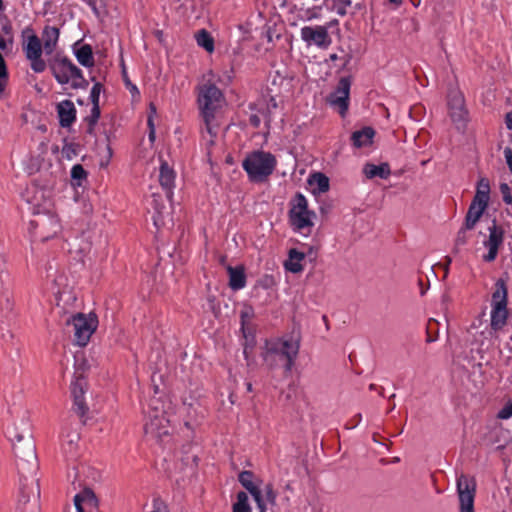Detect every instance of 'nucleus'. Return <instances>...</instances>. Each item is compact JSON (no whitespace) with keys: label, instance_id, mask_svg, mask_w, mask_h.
Here are the masks:
<instances>
[{"label":"nucleus","instance_id":"nucleus-1","mask_svg":"<svg viewBox=\"0 0 512 512\" xmlns=\"http://www.w3.org/2000/svg\"><path fill=\"white\" fill-rule=\"evenodd\" d=\"M225 102L223 92L215 84L204 83L198 87L197 105L204 122V131L211 137L210 143H213L217 135L216 114Z\"/></svg>","mask_w":512,"mask_h":512},{"label":"nucleus","instance_id":"nucleus-2","mask_svg":"<svg viewBox=\"0 0 512 512\" xmlns=\"http://www.w3.org/2000/svg\"><path fill=\"white\" fill-rule=\"evenodd\" d=\"M299 342L292 338H277L267 341L262 353L264 362L274 368L283 365L286 372H290L299 352Z\"/></svg>","mask_w":512,"mask_h":512},{"label":"nucleus","instance_id":"nucleus-3","mask_svg":"<svg viewBox=\"0 0 512 512\" xmlns=\"http://www.w3.org/2000/svg\"><path fill=\"white\" fill-rule=\"evenodd\" d=\"M10 437L17 440V443L13 444L14 454L17 458L16 465L20 476L26 479L27 475L34 474L38 468L36 448L31 439V433L27 428L22 433L14 435L10 433Z\"/></svg>","mask_w":512,"mask_h":512},{"label":"nucleus","instance_id":"nucleus-4","mask_svg":"<svg viewBox=\"0 0 512 512\" xmlns=\"http://www.w3.org/2000/svg\"><path fill=\"white\" fill-rule=\"evenodd\" d=\"M277 166L276 157L267 151L255 150L248 153L242 162V167L251 182H264Z\"/></svg>","mask_w":512,"mask_h":512},{"label":"nucleus","instance_id":"nucleus-5","mask_svg":"<svg viewBox=\"0 0 512 512\" xmlns=\"http://www.w3.org/2000/svg\"><path fill=\"white\" fill-rule=\"evenodd\" d=\"M51 71L60 85L70 84L73 89H86L89 85L81 69L67 57L55 58L51 64Z\"/></svg>","mask_w":512,"mask_h":512},{"label":"nucleus","instance_id":"nucleus-6","mask_svg":"<svg viewBox=\"0 0 512 512\" xmlns=\"http://www.w3.org/2000/svg\"><path fill=\"white\" fill-rule=\"evenodd\" d=\"M289 220L293 229L304 235L310 233L314 226L315 212L308 209V200L302 193H297L290 201Z\"/></svg>","mask_w":512,"mask_h":512},{"label":"nucleus","instance_id":"nucleus-7","mask_svg":"<svg viewBox=\"0 0 512 512\" xmlns=\"http://www.w3.org/2000/svg\"><path fill=\"white\" fill-rule=\"evenodd\" d=\"M490 313V328L497 331L501 329L507 321V288L503 279H498L495 283V289L492 293Z\"/></svg>","mask_w":512,"mask_h":512},{"label":"nucleus","instance_id":"nucleus-8","mask_svg":"<svg viewBox=\"0 0 512 512\" xmlns=\"http://www.w3.org/2000/svg\"><path fill=\"white\" fill-rule=\"evenodd\" d=\"M146 422L144 424V431L146 435L161 438L169 433L168 424L165 412L160 408V402L157 399L151 400L147 408H144Z\"/></svg>","mask_w":512,"mask_h":512},{"label":"nucleus","instance_id":"nucleus-9","mask_svg":"<svg viewBox=\"0 0 512 512\" xmlns=\"http://www.w3.org/2000/svg\"><path fill=\"white\" fill-rule=\"evenodd\" d=\"M67 326H72L74 331V343L80 347L88 344L92 334L98 326V319L95 314L77 313L66 320Z\"/></svg>","mask_w":512,"mask_h":512},{"label":"nucleus","instance_id":"nucleus-10","mask_svg":"<svg viewBox=\"0 0 512 512\" xmlns=\"http://www.w3.org/2000/svg\"><path fill=\"white\" fill-rule=\"evenodd\" d=\"M23 51L25 57L30 61V67L35 73H42L46 69V63L42 59V44L39 37L32 28H25L22 31Z\"/></svg>","mask_w":512,"mask_h":512},{"label":"nucleus","instance_id":"nucleus-11","mask_svg":"<svg viewBox=\"0 0 512 512\" xmlns=\"http://www.w3.org/2000/svg\"><path fill=\"white\" fill-rule=\"evenodd\" d=\"M351 84L350 77H341L334 91L327 97L329 106L343 118L347 115L349 109Z\"/></svg>","mask_w":512,"mask_h":512},{"label":"nucleus","instance_id":"nucleus-12","mask_svg":"<svg viewBox=\"0 0 512 512\" xmlns=\"http://www.w3.org/2000/svg\"><path fill=\"white\" fill-rule=\"evenodd\" d=\"M238 481L242 487L245 488V490L248 491L252 496L258 511L266 512L269 503L265 501L262 494L261 486L263 484V480L257 477L252 471L244 470L239 473Z\"/></svg>","mask_w":512,"mask_h":512},{"label":"nucleus","instance_id":"nucleus-13","mask_svg":"<svg viewBox=\"0 0 512 512\" xmlns=\"http://www.w3.org/2000/svg\"><path fill=\"white\" fill-rule=\"evenodd\" d=\"M448 108L457 130H464L468 121V112L465 108L464 96L456 88L451 89L448 93Z\"/></svg>","mask_w":512,"mask_h":512},{"label":"nucleus","instance_id":"nucleus-14","mask_svg":"<svg viewBox=\"0 0 512 512\" xmlns=\"http://www.w3.org/2000/svg\"><path fill=\"white\" fill-rule=\"evenodd\" d=\"M300 37L307 46L314 45L322 49L328 48L332 43L329 26H304L300 30Z\"/></svg>","mask_w":512,"mask_h":512},{"label":"nucleus","instance_id":"nucleus-15","mask_svg":"<svg viewBox=\"0 0 512 512\" xmlns=\"http://www.w3.org/2000/svg\"><path fill=\"white\" fill-rule=\"evenodd\" d=\"M505 231L504 228L497 224L493 219L487 226V234H484L482 241L483 247L487 251L486 256H497L499 248L503 245Z\"/></svg>","mask_w":512,"mask_h":512},{"label":"nucleus","instance_id":"nucleus-16","mask_svg":"<svg viewBox=\"0 0 512 512\" xmlns=\"http://www.w3.org/2000/svg\"><path fill=\"white\" fill-rule=\"evenodd\" d=\"M460 512H474L475 483L465 475L457 479Z\"/></svg>","mask_w":512,"mask_h":512},{"label":"nucleus","instance_id":"nucleus-17","mask_svg":"<svg viewBox=\"0 0 512 512\" xmlns=\"http://www.w3.org/2000/svg\"><path fill=\"white\" fill-rule=\"evenodd\" d=\"M479 325L473 322L468 329V334L472 338V344L477 346V352L482 354L488 350L492 340V330L487 324L478 320Z\"/></svg>","mask_w":512,"mask_h":512},{"label":"nucleus","instance_id":"nucleus-18","mask_svg":"<svg viewBox=\"0 0 512 512\" xmlns=\"http://www.w3.org/2000/svg\"><path fill=\"white\" fill-rule=\"evenodd\" d=\"M23 480L27 481V478L20 476V495L18 499V508L21 512H26V505L31 501L34 508L38 507V500L40 496V489L37 483L32 481L30 485L24 483Z\"/></svg>","mask_w":512,"mask_h":512},{"label":"nucleus","instance_id":"nucleus-19","mask_svg":"<svg viewBox=\"0 0 512 512\" xmlns=\"http://www.w3.org/2000/svg\"><path fill=\"white\" fill-rule=\"evenodd\" d=\"M30 225L34 228H41L43 232L47 230V234L41 233L39 235L42 240H47L57 235L61 230L60 221L58 217L53 214L44 215L36 221H31Z\"/></svg>","mask_w":512,"mask_h":512},{"label":"nucleus","instance_id":"nucleus-20","mask_svg":"<svg viewBox=\"0 0 512 512\" xmlns=\"http://www.w3.org/2000/svg\"><path fill=\"white\" fill-rule=\"evenodd\" d=\"M221 263L225 266L226 271L228 273V286L233 291H239L245 288L247 283V277L245 273V268L243 265L232 266L230 264H225V258H221Z\"/></svg>","mask_w":512,"mask_h":512},{"label":"nucleus","instance_id":"nucleus-21","mask_svg":"<svg viewBox=\"0 0 512 512\" xmlns=\"http://www.w3.org/2000/svg\"><path fill=\"white\" fill-rule=\"evenodd\" d=\"M71 394L73 397V409L80 416L84 417L88 407L86 406L84 394H85V380L83 378H77L71 383Z\"/></svg>","mask_w":512,"mask_h":512},{"label":"nucleus","instance_id":"nucleus-22","mask_svg":"<svg viewBox=\"0 0 512 512\" xmlns=\"http://www.w3.org/2000/svg\"><path fill=\"white\" fill-rule=\"evenodd\" d=\"M59 124L63 128L70 127L76 120V108L71 100H62L56 106Z\"/></svg>","mask_w":512,"mask_h":512},{"label":"nucleus","instance_id":"nucleus-23","mask_svg":"<svg viewBox=\"0 0 512 512\" xmlns=\"http://www.w3.org/2000/svg\"><path fill=\"white\" fill-rule=\"evenodd\" d=\"M486 208L478 206L475 203L469 205L464 224L458 232V240H463L468 230H472L481 216L483 215Z\"/></svg>","mask_w":512,"mask_h":512},{"label":"nucleus","instance_id":"nucleus-24","mask_svg":"<svg viewBox=\"0 0 512 512\" xmlns=\"http://www.w3.org/2000/svg\"><path fill=\"white\" fill-rule=\"evenodd\" d=\"M175 171L169 167L166 162H162L159 171V182L165 191L166 198L171 200L173 197V189L175 187Z\"/></svg>","mask_w":512,"mask_h":512},{"label":"nucleus","instance_id":"nucleus-25","mask_svg":"<svg viewBox=\"0 0 512 512\" xmlns=\"http://www.w3.org/2000/svg\"><path fill=\"white\" fill-rule=\"evenodd\" d=\"M374 136V129L366 126L352 133L351 142L355 148L367 147L372 144Z\"/></svg>","mask_w":512,"mask_h":512},{"label":"nucleus","instance_id":"nucleus-26","mask_svg":"<svg viewBox=\"0 0 512 512\" xmlns=\"http://www.w3.org/2000/svg\"><path fill=\"white\" fill-rule=\"evenodd\" d=\"M151 208L154 210L152 219L155 227L160 228L165 225L164 211L166 210L165 201L158 194H152L151 201L149 203Z\"/></svg>","mask_w":512,"mask_h":512},{"label":"nucleus","instance_id":"nucleus-27","mask_svg":"<svg viewBox=\"0 0 512 512\" xmlns=\"http://www.w3.org/2000/svg\"><path fill=\"white\" fill-rule=\"evenodd\" d=\"M59 29L53 26H45L42 32L43 38V49L47 55L54 52L58 40H59Z\"/></svg>","mask_w":512,"mask_h":512},{"label":"nucleus","instance_id":"nucleus-28","mask_svg":"<svg viewBox=\"0 0 512 512\" xmlns=\"http://www.w3.org/2000/svg\"><path fill=\"white\" fill-rule=\"evenodd\" d=\"M363 173L368 179L375 177L387 179L391 174V170L387 163H381L379 165L367 163L363 167Z\"/></svg>","mask_w":512,"mask_h":512},{"label":"nucleus","instance_id":"nucleus-29","mask_svg":"<svg viewBox=\"0 0 512 512\" xmlns=\"http://www.w3.org/2000/svg\"><path fill=\"white\" fill-rule=\"evenodd\" d=\"M96 504L97 499L94 493L89 489L74 496V506L77 512H85V506L94 507Z\"/></svg>","mask_w":512,"mask_h":512},{"label":"nucleus","instance_id":"nucleus-30","mask_svg":"<svg viewBox=\"0 0 512 512\" xmlns=\"http://www.w3.org/2000/svg\"><path fill=\"white\" fill-rule=\"evenodd\" d=\"M77 61L84 67H92L94 65L93 53L90 45L85 44L74 51Z\"/></svg>","mask_w":512,"mask_h":512},{"label":"nucleus","instance_id":"nucleus-31","mask_svg":"<svg viewBox=\"0 0 512 512\" xmlns=\"http://www.w3.org/2000/svg\"><path fill=\"white\" fill-rule=\"evenodd\" d=\"M8 39L0 38V50H5L8 47ZM8 83V71L4 57L0 53V94L4 93Z\"/></svg>","mask_w":512,"mask_h":512},{"label":"nucleus","instance_id":"nucleus-32","mask_svg":"<svg viewBox=\"0 0 512 512\" xmlns=\"http://www.w3.org/2000/svg\"><path fill=\"white\" fill-rule=\"evenodd\" d=\"M71 184L74 187L83 186V182L87 180L88 173L81 164H75L70 171Z\"/></svg>","mask_w":512,"mask_h":512},{"label":"nucleus","instance_id":"nucleus-33","mask_svg":"<svg viewBox=\"0 0 512 512\" xmlns=\"http://www.w3.org/2000/svg\"><path fill=\"white\" fill-rule=\"evenodd\" d=\"M78 441H79L78 433H76V432L68 433L62 439L63 452L68 456H73L76 451Z\"/></svg>","mask_w":512,"mask_h":512},{"label":"nucleus","instance_id":"nucleus-34","mask_svg":"<svg viewBox=\"0 0 512 512\" xmlns=\"http://www.w3.org/2000/svg\"><path fill=\"white\" fill-rule=\"evenodd\" d=\"M232 512H252V507L246 492L239 491L236 494V501L232 505Z\"/></svg>","mask_w":512,"mask_h":512},{"label":"nucleus","instance_id":"nucleus-35","mask_svg":"<svg viewBox=\"0 0 512 512\" xmlns=\"http://www.w3.org/2000/svg\"><path fill=\"white\" fill-rule=\"evenodd\" d=\"M196 41L198 46L205 49L207 52L211 53L214 51V39L211 34L205 29L200 30L196 34Z\"/></svg>","mask_w":512,"mask_h":512},{"label":"nucleus","instance_id":"nucleus-36","mask_svg":"<svg viewBox=\"0 0 512 512\" xmlns=\"http://www.w3.org/2000/svg\"><path fill=\"white\" fill-rule=\"evenodd\" d=\"M321 6H314L311 8L301 10L299 19L304 22H310L321 18Z\"/></svg>","mask_w":512,"mask_h":512},{"label":"nucleus","instance_id":"nucleus-37","mask_svg":"<svg viewBox=\"0 0 512 512\" xmlns=\"http://www.w3.org/2000/svg\"><path fill=\"white\" fill-rule=\"evenodd\" d=\"M304 258H286L283 262V266L286 272L297 274L303 271L304 266L302 260Z\"/></svg>","mask_w":512,"mask_h":512},{"label":"nucleus","instance_id":"nucleus-38","mask_svg":"<svg viewBox=\"0 0 512 512\" xmlns=\"http://www.w3.org/2000/svg\"><path fill=\"white\" fill-rule=\"evenodd\" d=\"M261 490L265 501H267L270 506H275L277 502V492L274 490L273 485L271 483L264 485L263 483Z\"/></svg>","mask_w":512,"mask_h":512},{"label":"nucleus","instance_id":"nucleus-39","mask_svg":"<svg viewBox=\"0 0 512 512\" xmlns=\"http://www.w3.org/2000/svg\"><path fill=\"white\" fill-rule=\"evenodd\" d=\"M100 105H93L90 110V114L86 117L85 121L87 122L89 126V130H92L95 125L97 124L99 118H100Z\"/></svg>","mask_w":512,"mask_h":512},{"label":"nucleus","instance_id":"nucleus-40","mask_svg":"<svg viewBox=\"0 0 512 512\" xmlns=\"http://www.w3.org/2000/svg\"><path fill=\"white\" fill-rule=\"evenodd\" d=\"M182 462L190 473L193 474L198 465V456L193 452L190 454L187 452V455L182 458Z\"/></svg>","mask_w":512,"mask_h":512},{"label":"nucleus","instance_id":"nucleus-41","mask_svg":"<svg viewBox=\"0 0 512 512\" xmlns=\"http://www.w3.org/2000/svg\"><path fill=\"white\" fill-rule=\"evenodd\" d=\"M318 252H319L318 245H309L307 251H298L297 249L292 248V249H290L288 251V255L287 256H289V257H292V256H307V255L317 254Z\"/></svg>","mask_w":512,"mask_h":512},{"label":"nucleus","instance_id":"nucleus-42","mask_svg":"<svg viewBox=\"0 0 512 512\" xmlns=\"http://www.w3.org/2000/svg\"><path fill=\"white\" fill-rule=\"evenodd\" d=\"M317 187L320 192H326L329 190V179L322 173H316L314 175Z\"/></svg>","mask_w":512,"mask_h":512},{"label":"nucleus","instance_id":"nucleus-43","mask_svg":"<svg viewBox=\"0 0 512 512\" xmlns=\"http://www.w3.org/2000/svg\"><path fill=\"white\" fill-rule=\"evenodd\" d=\"M102 91V85L99 82H95L91 88L89 99L91 103L94 105H99L100 94Z\"/></svg>","mask_w":512,"mask_h":512},{"label":"nucleus","instance_id":"nucleus-44","mask_svg":"<svg viewBox=\"0 0 512 512\" xmlns=\"http://www.w3.org/2000/svg\"><path fill=\"white\" fill-rule=\"evenodd\" d=\"M336 13L339 16H345L347 14L348 7L351 6V0H333Z\"/></svg>","mask_w":512,"mask_h":512},{"label":"nucleus","instance_id":"nucleus-45","mask_svg":"<svg viewBox=\"0 0 512 512\" xmlns=\"http://www.w3.org/2000/svg\"><path fill=\"white\" fill-rule=\"evenodd\" d=\"M61 155L67 160H72L77 155L75 145L72 143H66L61 150Z\"/></svg>","mask_w":512,"mask_h":512},{"label":"nucleus","instance_id":"nucleus-46","mask_svg":"<svg viewBox=\"0 0 512 512\" xmlns=\"http://www.w3.org/2000/svg\"><path fill=\"white\" fill-rule=\"evenodd\" d=\"M512 417V401H508L497 413V418L508 420Z\"/></svg>","mask_w":512,"mask_h":512},{"label":"nucleus","instance_id":"nucleus-47","mask_svg":"<svg viewBox=\"0 0 512 512\" xmlns=\"http://www.w3.org/2000/svg\"><path fill=\"white\" fill-rule=\"evenodd\" d=\"M488 202H489V195L476 191L471 203H475L478 206H481V207L483 206V208H487Z\"/></svg>","mask_w":512,"mask_h":512},{"label":"nucleus","instance_id":"nucleus-48","mask_svg":"<svg viewBox=\"0 0 512 512\" xmlns=\"http://www.w3.org/2000/svg\"><path fill=\"white\" fill-rule=\"evenodd\" d=\"M500 192H501V195H502V199H503V201H504L507 205L512 204V193H511V188H510V186H509L507 183H502V184L500 185Z\"/></svg>","mask_w":512,"mask_h":512},{"label":"nucleus","instance_id":"nucleus-49","mask_svg":"<svg viewBox=\"0 0 512 512\" xmlns=\"http://www.w3.org/2000/svg\"><path fill=\"white\" fill-rule=\"evenodd\" d=\"M151 512H169L167 504L161 498H154Z\"/></svg>","mask_w":512,"mask_h":512},{"label":"nucleus","instance_id":"nucleus-50","mask_svg":"<svg viewBox=\"0 0 512 512\" xmlns=\"http://www.w3.org/2000/svg\"><path fill=\"white\" fill-rule=\"evenodd\" d=\"M476 191L490 195V184H489L488 179L480 178L479 181L477 182Z\"/></svg>","mask_w":512,"mask_h":512},{"label":"nucleus","instance_id":"nucleus-51","mask_svg":"<svg viewBox=\"0 0 512 512\" xmlns=\"http://www.w3.org/2000/svg\"><path fill=\"white\" fill-rule=\"evenodd\" d=\"M1 30L3 32V34L5 36H7L8 38V42L10 45L13 44V28H12V25L9 21H5L2 26H1Z\"/></svg>","mask_w":512,"mask_h":512},{"label":"nucleus","instance_id":"nucleus-52","mask_svg":"<svg viewBox=\"0 0 512 512\" xmlns=\"http://www.w3.org/2000/svg\"><path fill=\"white\" fill-rule=\"evenodd\" d=\"M503 154H504L505 161L508 165V168H509L510 172L512 173V148L505 147Z\"/></svg>","mask_w":512,"mask_h":512},{"label":"nucleus","instance_id":"nucleus-53","mask_svg":"<svg viewBox=\"0 0 512 512\" xmlns=\"http://www.w3.org/2000/svg\"><path fill=\"white\" fill-rule=\"evenodd\" d=\"M148 127H149V134H148V137H149V140L151 142H154L155 140V126H154V123H153V117L150 115L148 117Z\"/></svg>","mask_w":512,"mask_h":512},{"label":"nucleus","instance_id":"nucleus-54","mask_svg":"<svg viewBox=\"0 0 512 512\" xmlns=\"http://www.w3.org/2000/svg\"><path fill=\"white\" fill-rule=\"evenodd\" d=\"M85 4H87L94 13H97V0H81Z\"/></svg>","mask_w":512,"mask_h":512},{"label":"nucleus","instance_id":"nucleus-55","mask_svg":"<svg viewBox=\"0 0 512 512\" xmlns=\"http://www.w3.org/2000/svg\"><path fill=\"white\" fill-rule=\"evenodd\" d=\"M505 125L508 130H512V111L506 114Z\"/></svg>","mask_w":512,"mask_h":512},{"label":"nucleus","instance_id":"nucleus-56","mask_svg":"<svg viewBox=\"0 0 512 512\" xmlns=\"http://www.w3.org/2000/svg\"><path fill=\"white\" fill-rule=\"evenodd\" d=\"M249 316H250L249 311H242L241 312V328H242L243 331L245 329L246 318H248Z\"/></svg>","mask_w":512,"mask_h":512},{"label":"nucleus","instance_id":"nucleus-57","mask_svg":"<svg viewBox=\"0 0 512 512\" xmlns=\"http://www.w3.org/2000/svg\"><path fill=\"white\" fill-rule=\"evenodd\" d=\"M338 20L337 19H333L329 22H327L326 24H324L323 26H329V29L332 28L333 26H336L338 25Z\"/></svg>","mask_w":512,"mask_h":512},{"label":"nucleus","instance_id":"nucleus-58","mask_svg":"<svg viewBox=\"0 0 512 512\" xmlns=\"http://www.w3.org/2000/svg\"><path fill=\"white\" fill-rule=\"evenodd\" d=\"M250 121L254 126H258L260 123V120L258 119L257 116H251Z\"/></svg>","mask_w":512,"mask_h":512},{"label":"nucleus","instance_id":"nucleus-59","mask_svg":"<svg viewBox=\"0 0 512 512\" xmlns=\"http://www.w3.org/2000/svg\"><path fill=\"white\" fill-rule=\"evenodd\" d=\"M130 92L134 95V94H139V90L138 88L135 86V85H131L130 86Z\"/></svg>","mask_w":512,"mask_h":512},{"label":"nucleus","instance_id":"nucleus-60","mask_svg":"<svg viewBox=\"0 0 512 512\" xmlns=\"http://www.w3.org/2000/svg\"><path fill=\"white\" fill-rule=\"evenodd\" d=\"M69 253H70V254H76V255H78V254H80V253H85V251H84V249H80L79 251L70 249V250H69Z\"/></svg>","mask_w":512,"mask_h":512},{"label":"nucleus","instance_id":"nucleus-61","mask_svg":"<svg viewBox=\"0 0 512 512\" xmlns=\"http://www.w3.org/2000/svg\"><path fill=\"white\" fill-rule=\"evenodd\" d=\"M243 354H244V357L247 361V363L249 364V357H248V347H245L244 350H243Z\"/></svg>","mask_w":512,"mask_h":512},{"label":"nucleus","instance_id":"nucleus-62","mask_svg":"<svg viewBox=\"0 0 512 512\" xmlns=\"http://www.w3.org/2000/svg\"><path fill=\"white\" fill-rule=\"evenodd\" d=\"M391 3L393 4H396V5H400L402 3L403 0H389Z\"/></svg>","mask_w":512,"mask_h":512},{"label":"nucleus","instance_id":"nucleus-63","mask_svg":"<svg viewBox=\"0 0 512 512\" xmlns=\"http://www.w3.org/2000/svg\"><path fill=\"white\" fill-rule=\"evenodd\" d=\"M246 387H247V391H248V392H251V391H252V384H251V383H247V384H246Z\"/></svg>","mask_w":512,"mask_h":512},{"label":"nucleus","instance_id":"nucleus-64","mask_svg":"<svg viewBox=\"0 0 512 512\" xmlns=\"http://www.w3.org/2000/svg\"><path fill=\"white\" fill-rule=\"evenodd\" d=\"M330 59L333 60V61L336 60L337 59V55L336 54L330 55Z\"/></svg>","mask_w":512,"mask_h":512}]
</instances>
